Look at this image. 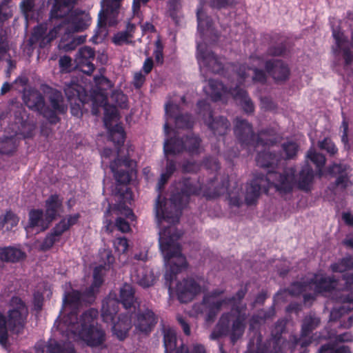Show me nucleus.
Masks as SVG:
<instances>
[{"label": "nucleus", "mask_w": 353, "mask_h": 353, "mask_svg": "<svg viewBox=\"0 0 353 353\" xmlns=\"http://www.w3.org/2000/svg\"><path fill=\"white\" fill-rule=\"evenodd\" d=\"M277 156H256V164L268 169L267 176L259 174L255 176L247 184L245 194V202L247 205H255L260 197L261 191L268 193L266 184L272 185L281 194L290 193L293 189L294 175L284 172L279 173L275 171L276 165L274 161ZM276 160H278L276 159Z\"/></svg>", "instance_id": "obj_1"}, {"label": "nucleus", "mask_w": 353, "mask_h": 353, "mask_svg": "<svg viewBox=\"0 0 353 353\" xmlns=\"http://www.w3.org/2000/svg\"><path fill=\"white\" fill-rule=\"evenodd\" d=\"M67 1L68 0H63V3H60V10L57 12V14H54L53 13V9L56 5L57 1L54 0V3L50 12V18L52 19L64 18V20L51 30L48 34H46L47 28L46 26L40 25L36 27L28 41L31 46L37 44L40 48L46 47L57 37L61 27L65 26V32L70 33L71 32L82 31L90 25V17L88 13L72 10L73 5L77 0L70 3L69 10L68 11L62 12L63 10V6L66 3Z\"/></svg>", "instance_id": "obj_2"}, {"label": "nucleus", "mask_w": 353, "mask_h": 353, "mask_svg": "<svg viewBox=\"0 0 353 353\" xmlns=\"http://www.w3.org/2000/svg\"><path fill=\"white\" fill-rule=\"evenodd\" d=\"M182 234L174 227H168L160 233L159 248L163 255L166 270L164 274L165 285L170 292L177 275L188 268L185 256L181 252L178 242Z\"/></svg>", "instance_id": "obj_3"}, {"label": "nucleus", "mask_w": 353, "mask_h": 353, "mask_svg": "<svg viewBox=\"0 0 353 353\" xmlns=\"http://www.w3.org/2000/svg\"><path fill=\"white\" fill-rule=\"evenodd\" d=\"M201 188L193 184L189 179H184L180 187L176 188L170 197V206L167 207L165 198L159 194L155 204V214L158 221H163L175 225L179 222L182 210L186 207L192 195H199Z\"/></svg>", "instance_id": "obj_4"}, {"label": "nucleus", "mask_w": 353, "mask_h": 353, "mask_svg": "<svg viewBox=\"0 0 353 353\" xmlns=\"http://www.w3.org/2000/svg\"><path fill=\"white\" fill-rule=\"evenodd\" d=\"M10 310L7 317L0 312V344L6 345L8 339V330L13 334L23 333L28 316L25 302L19 296H12L10 301Z\"/></svg>", "instance_id": "obj_5"}, {"label": "nucleus", "mask_w": 353, "mask_h": 353, "mask_svg": "<svg viewBox=\"0 0 353 353\" xmlns=\"http://www.w3.org/2000/svg\"><path fill=\"white\" fill-rule=\"evenodd\" d=\"M97 316V312L92 309L84 312L80 317L75 334L92 350L98 348L102 350L108 347L105 343L106 334L101 325L94 323Z\"/></svg>", "instance_id": "obj_6"}, {"label": "nucleus", "mask_w": 353, "mask_h": 353, "mask_svg": "<svg viewBox=\"0 0 353 353\" xmlns=\"http://www.w3.org/2000/svg\"><path fill=\"white\" fill-rule=\"evenodd\" d=\"M234 130L238 141L245 145H250L254 148L269 147L277 141V137L272 130L263 131L256 137L254 136L251 125L243 119L236 120Z\"/></svg>", "instance_id": "obj_7"}, {"label": "nucleus", "mask_w": 353, "mask_h": 353, "mask_svg": "<svg viewBox=\"0 0 353 353\" xmlns=\"http://www.w3.org/2000/svg\"><path fill=\"white\" fill-rule=\"evenodd\" d=\"M121 303L126 310L133 308L135 310L134 290L132 285L125 283L120 289L118 301L103 302L101 309L103 321L105 323L112 322L118 312V304Z\"/></svg>", "instance_id": "obj_8"}, {"label": "nucleus", "mask_w": 353, "mask_h": 353, "mask_svg": "<svg viewBox=\"0 0 353 353\" xmlns=\"http://www.w3.org/2000/svg\"><path fill=\"white\" fill-rule=\"evenodd\" d=\"M205 279L203 276H190L176 283L175 292L180 303H188L203 291Z\"/></svg>", "instance_id": "obj_9"}, {"label": "nucleus", "mask_w": 353, "mask_h": 353, "mask_svg": "<svg viewBox=\"0 0 353 353\" xmlns=\"http://www.w3.org/2000/svg\"><path fill=\"white\" fill-rule=\"evenodd\" d=\"M137 163L130 156H116L110 168L119 184L127 185L136 174Z\"/></svg>", "instance_id": "obj_10"}, {"label": "nucleus", "mask_w": 353, "mask_h": 353, "mask_svg": "<svg viewBox=\"0 0 353 353\" xmlns=\"http://www.w3.org/2000/svg\"><path fill=\"white\" fill-rule=\"evenodd\" d=\"M286 324V320L279 319L271 331V337L257 347L256 353H283L282 334L285 331Z\"/></svg>", "instance_id": "obj_11"}, {"label": "nucleus", "mask_w": 353, "mask_h": 353, "mask_svg": "<svg viewBox=\"0 0 353 353\" xmlns=\"http://www.w3.org/2000/svg\"><path fill=\"white\" fill-rule=\"evenodd\" d=\"M165 154H177L183 152H202L200 148V139L196 136L187 137L185 141L179 139H170L164 142Z\"/></svg>", "instance_id": "obj_12"}, {"label": "nucleus", "mask_w": 353, "mask_h": 353, "mask_svg": "<svg viewBox=\"0 0 353 353\" xmlns=\"http://www.w3.org/2000/svg\"><path fill=\"white\" fill-rule=\"evenodd\" d=\"M250 61L252 63V68H248L245 65H241L236 70V74L234 79H236L238 81L237 83L239 85L246 81L250 76V72H252L253 73V76L252 77V80L253 81L264 83L266 81L265 73L263 70L257 69L258 67H260L263 64V60L259 57L251 56Z\"/></svg>", "instance_id": "obj_13"}, {"label": "nucleus", "mask_w": 353, "mask_h": 353, "mask_svg": "<svg viewBox=\"0 0 353 353\" xmlns=\"http://www.w3.org/2000/svg\"><path fill=\"white\" fill-rule=\"evenodd\" d=\"M196 58L201 70L206 69L214 73L220 72L223 68L222 58L218 57L209 51L205 44L197 45Z\"/></svg>", "instance_id": "obj_14"}, {"label": "nucleus", "mask_w": 353, "mask_h": 353, "mask_svg": "<svg viewBox=\"0 0 353 353\" xmlns=\"http://www.w3.org/2000/svg\"><path fill=\"white\" fill-rule=\"evenodd\" d=\"M330 269L334 273H344L342 280L345 281L343 292L353 290V255L348 254L330 265Z\"/></svg>", "instance_id": "obj_15"}, {"label": "nucleus", "mask_w": 353, "mask_h": 353, "mask_svg": "<svg viewBox=\"0 0 353 353\" xmlns=\"http://www.w3.org/2000/svg\"><path fill=\"white\" fill-rule=\"evenodd\" d=\"M237 87L238 83L234 80L228 89L221 82L210 79L208 84L203 87V91L214 101H223L228 96H232V92H234Z\"/></svg>", "instance_id": "obj_16"}, {"label": "nucleus", "mask_w": 353, "mask_h": 353, "mask_svg": "<svg viewBox=\"0 0 353 353\" xmlns=\"http://www.w3.org/2000/svg\"><path fill=\"white\" fill-rule=\"evenodd\" d=\"M166 121L164 124V132L166 135L170 133L169 119H174L175 124L178 128H190L192 126L193 121L188 114H179V108L176 104L169 103L165 105Z\"/></svg>", "instance_id": "obj_17"}, {"label": "nucleus", "mask_w": 353, "mask_h": 353, "mask_svg": "<svg viewBox=\"0 0 353 353\" xmlns=\"http://www.w3.org/2000/svg\"><path fill=\"white\" fill-rule=\"evenodd\" d=\"M50 105L52 109L45 106L43 115L50 123H56L59 121L57 114L64 113L67 108L63 103V96L61 92L52 90L48 97Z\"/></svg>", "instance_id": "obj_18"}, {"label": "nucleus", "mask_w": 353, "mask_h": 353, "mask_svg": "<svg viewBox=\"0 0 353 353\" xmlns=\"http://www.w3.org/2000/svg\"><path fill=\"white\" fill-rule=\"evenodd\" d=\"M321 320L314 314L305 316L302 321L301 336L294 338V345H300L301 347H307L312 342V337L307 338L319 325Z\"/></svg>", "instance_id": "obj_19"}, {"label": "nucleus", "mask_w": 353, "mask_h": 353, "mask_svg": "<svg viewBox=\"0 0 353 353\" xmlns=\"http://www.w3.org/2000/svg\"><path fill=\"white\" fill-rule=\"evenodd\" d=\"M135 315L134 325L137 330L148 334L157 323L155 314L149 309L139 311Z\"/></svg>", "instance_id": "obj_20"}, {"label": "nucleus", "mask_w": 353, "mask_h": 353, "mask_svg": "<svg viewBox=\"0 0 353 353\" xmlns=\"http://www.w3.org/2000/svg\"><path fill=\"white\" fill-rule=\"evenodd\" d=\"M94 80L95 85L91 94L92 105H103L107 101L105 92L112 87V83L102 75L94 77Z\"/></svg>", "instance_id": "obj_21"}, {"label": "nucleus", "mask_w": 353, "mask_h": 353, "mask_svg": "<svg viewBox=\"0 0 353 353\" xmlns=\"http://www.w3.org/2000/svg\"><path fill=\"white\" fill-rule=\"evenodd\" d=\"M122 0H101L102 10L99 13V25L108 23L114 26L116 23L114 18L120 7Z\"/></svg>", "instance_id": "obj_22"}, {"label": "nucleus", "mask_w": 353, "mask_h": 353, "mask_svg": "<svg viewBox=\"0 0 353 353\" xmlns=\"http://www.w3.org/2000/svg\"><path fill=\"white\" fill-rule=\"evenodd\" d=\"M94 51L88 46L79 49L75 56L77 67L85 74H90L94 70L92 61L94 59Z\"/></svg>", "instance_id": "obj_23"}, {"label": "nucleus", "mask_w": 353, "mask_h": 353, "mask_svg": "<svg viewBox=\"0 0 353 353\" xmlns=\"http://www.w3.org/2000/svg\"><path fill=\"white\" fill-rule=\"evenodd\" d=\"M242 307L239 305H234L232 311L237 314L235 319L232 321L230 339L232 345H234L237 341L243 335L245 328L246 314L242 312Z\"/></svg>", "instance_id": "obj_24"}, {"label": "nucleus", "mask_w": 353, "mask_h": 353, "mask_svg": "<svg viewBox=\"0 0 353 353\" xmlns=\"http://www.w3.org/2000/svg\"><path fill=\"white\" fill-rule=\"evenodd\" d=\"M310 283L311 285H314L316 293H331L336 290L339 280L334 276H326L315 274L313 278L310 279Z\"/></svg>", "instance_id": "obj_25"}, {"label": "nucleus", "mask_w": 353, "mask_h": 353, "mask_svg": "<svg viewBox=\"0 0 353 353\" xmlns=\"http://www.w3.org/2000/svg\"><path fill=\"white\" fill-rule=\"evenodd\" d=\"M265 69L268 74L276 81H285L290 75L289 68L279 59L266 61Z\"/></svg>", "instance_id": "obj_26"}, {"label": "nucleus", "mask_w": 353, "mask_h": 353, "mask_svg": "<svg viewBox=\"0 0 353 353\" xmlns=\"http://www.w3.org/2000/svg\"><path fill=\"white\" fill-rule=\"evenodd\" d=\"M326 172L327 174L336 177L335 182L331 185L333 189L338 187L345 189L348 186L349 176L345 165L334 163L327 168Z\"/></svg>", "instance_id": "obj_27"}, {"label": "nucleus", "mask_w": 353, "mask_h": 353, "mask_svg": "<svg viewBox=\"0 0 353 353\" xmlns=\"http://www.w3.org/2000/svg\"><path fill=\"white\" fill-rule=\"evenodd\" d=\"M132 314H121L118 321L114 323L112 332L119 341H123L128 337V332L132 326Z\"/></svg>", "instance_id": "obj_28"}, {"label": "nucleus", "mask_w": 353, "mask_h": 353, "mask_svg": "<svg viewBox=\"0 0 353 353\" xmlns=\"http://www.w3.org/2000/svg\"><path fill=\"white\" fill-rule=\"evenodd\" d=\"M45 217L48 223L54 220L63 208V199L57 194H51L45 202Z\"/></svg>", "instance_id": "obj_29"}, {"label": "nucleus", "mask_w": 353, "mask_h": 353, "mask_svg": "<svg viewBox=\"0 0 353 353\" xmlns=\"http://www.w3.org/2000/svg\"><path fill=\"white\" fill-rule=\"evenodd\" d=\"M137 283L143 287L148 288L154 284L155 277L152 270L142 265H137L134 267V274Z\"/></svg>", "instance_id": "obj_30"}, {"label": "nucleus", "mask_w": 353, "mask_h": 353, "mask_svg": "<svg viewBox=\"0 0 353 353\" xmlns=\"http://www.w3.org/2000/svg\"><path fill=\"white\" fill-rule=\"evenodd\" d=\"M201 304L207 310L205 321L207 322H212L214 321L222 306L227 304V302L225 299L215 300L210 299V296H203Z\"/></svg>", "instance_id": "obj_31"}, {"label": "nucleus", "mask_w": 353, "mask_h": 353, "mask_svg": "<svg viewBox=\"0 0 353 353\" xmlns=\"http://www.w3.org/2000/svg\"><path fill=\"white\" fill-rule=\"evenodd\" d=\"M23 101L30 109L38 111L43 114L45 102L42 94L39 92L31 90L26 92L23 95Z\"/></svg>", "instance_id": "obj_32"}, {"label": "nucleus", "mask_w": 353, "mask_h": 353, "mask_svg": "<svg viewBox=\"0 0 353 353\" xmlns=\"http://www.w3.org/2000/svg\"><path fill=\"white\" fill-rule=\"evenodd\" d=\"M205 122L215 135H224L230 130V123L226 118L219 117L213 119L211 112H209V118Z\"/></svg>", "instance_id": "obj_33"}, {"label": "nucleus", "mask_w": 353, "mask_h": 353, "mask_svg": "<svg viewBox=\"0 0 353 353\" xmlns=\"http://www.w3.org/2000/svg\"><path fill=\"white\" fill-rule=\"evenodd\" d=\"M332 35L335 40L336 48L343 52V59L346 65H350L353 60L352 54L348 48V41L340 30L333 29Z\"/></svg>", "instance_id": "obj_34"}, {"label": "nucleus", "mask_w": 353, "mask_h": 353, "mask_svg": "<svg viewBox=\"0 0 353 353\" xmlns=\"http://www.w3.org/2000/svg\"><path fill=\"white\" fill-rule=\"evenodd\" d=\"M26 257V254L21 250L12 247L0 248V261L7 263H17Z\"/></svg>", "instance_id": "obj_35"}, {"label": "nucleus", "mask_w": 353, "mask_h": 353, "mask_svg": "<svg viewBox=\"0 0 353 353\" xmlns=\"http://www.w3.org/2000/svg\"><path fill=\"white\" fill-rule=\"evenodd\" d=\"M313 169L308 165L303 166L299 172L298 180L299 189L305 192H310L314 180Z\"/></svg>", "instance_id": "obj_36"}, {"label": "nucleus", "mask_w": 353, "mask_h": 353, "mask_svg": "<svg viewBox=\"0 0 353 353\" xmlns=\"http://www.w3.org/2000/svg\"><path fill=\"white\" fill-rule=\"evenodd\" d=\"M230 323L228 315H223L219 319L218 323L211 332L210 339L218 340L222 336L230 335Z\"/></svg>", "instance_id": "obj_37"}, {"label": "nucleus", "mask_w": 353, "mask_h": 353, "mask_svg": "<svg viewBox=\"0 0 353 353\" xmlns=\"http://www.w3.org/2000/svg\"><path fill=\"white\" fill-rule=\"evenodd\" d=\"M239 86L240 85L238 84V87L235 92H232V97L242 106L245 112L252 113L254 110V104L248 97L246 91L240 88Z\"/></svg>", "instance_id": "obj_38"}, {"label": "nucleus", "mask_w": 353, "mask_h": 353, "mask_svg": "<svg viewBox=\"0 0 353 353\" xmlns=\"http://www.w3.org/2000/svg\"><path fill=\"white\" fill-rule=\"evenodd\" d=\"M83 92V88L74 82L66 83L64 87V92L68 101L78 99L81 103H86V97Z\"/></svg>", "instance_id": "obj_39"}, {"label": "nucleus", "mask_w": 353, "mask_h": 353, "mask_svg": "<svg viewBox=\"0 0 353 353\" xmlns=\"http://www.w3.org/2000/svg\"><path fill=\"white\" fill-rule=\"evenodd\" d=\"M99 106L104 107V124L107 128H110L112 125L111 121L117 118V108L113 105L107 104L106 101L103 105H93L92 112L95 115L99 114L97 109Z\"/></svg>", "instance_id": "obj_40"}, {"label": "nucleus", "mask_w": 353, "mask_h": 353, "mask_svg": "<svg viewBox=\"0 0 353 353\" xmlns=\"http://www.w3.org/2000/svg\"><path fill=\"white\" fill-rule=\"evenodd\" d=\"M47 353H77L74 345L70 342L51 341L47 345Z\"/></svg>", "instance_id": "obj_41"}, {"label": "nucleus", "mask_w": 353, "mask_h": 353, "mask_svg": "<svg viewBox=\"0 0 353 353\" xmlns=\"http://www.w3.org/2000/svg\"><path fill=\"white\" fill-rule=\"evenodd\" d=\"M198 30L202 34L212 32L211 20L206 16L202 8L197 10Z\"/></svg>", "instance_id": "obj_42"}, {"label": "nucleus", "mask_w": 353, "mask_h": 353, "mask_svg": "<svg viewBox=\"0 0 353 353\" xmlns=\"http://www.w3.org/2000/svg\"><path fill=\"white\" fill-rule=\"evenodd\" d=\"M82 293L77 290L65 292L63 299V305L72 307H78L81 304Z\"/></svg>", "instance_id": "obj_43"}, {"label": "nucleus", "mask_w": 353, "mask_h": 353, "mask_svg": "<svg viewBox=\"0 0 353 353\" xmlns=\"http://www.w3.org/2000/svg\"><path fill=\"white\" fill-rule=\"evenodd\" d=\"M134 30V26L129 23L127 26L126 30L121 31L114 34L112 38L114 43L118 46H121L130 42V39L132 37V33Z\"/></svg>", "instance_id": "obj_44"}, {"label": "nucleus", "mask_w": 353, "mask_h": 353, "mask_svg": "<svg viewBox=\"0 0 353 353\" xmlns=\"http://www.w3.org/2000/svg\"><path fill=\"white\" fill-rule=\"evenodd\" d=\"M29 226L30 228L41 227L43 230L48 227L43 220V212L40 209H33L29 212Z\"/></svg>", "instance_id": "obj_45"}, {"label": "nucleus", "mask_w": 353, "mask_h": 353, "mask_svg": "<svg viewBox=\"0 0 353 353\" xmlns=\"http://www.w3.org/2000/svg\"><path fill=\"white\" fill-rule=\"evenodd\" d=\"M176 341V333L170 329L165 330L163 336L165 353H173L177 349Z\"/></svg>", "instance_id": "obj_46"}, {"label": "nucleus", "mask_w": 353, "mask_h": 353, "mask_svg": "<svg viewBox=\"0 0 353 353\" xmlns=\"http://www.w3.org/2000/svg\"><path fill=\"white\" fill-rule=\"evenodd\" d=\"M229 187V179L228 176L223 177L221 180V184L215 186L214 190L211 191L210 189L204 192V196L207 199H214L223 194L228 191Z\"/></svg>", "instance_id": "obj_47"}, {"label": "nucleus", "mask_w": 353, "mask_h": 353, "mask_svg": "<svg viewBox=\"0 0 353 353\" xmlns=\"http://www.w3.org/2000/svg\"><path fill=\"white\" fill-rule=\"evenodd\" d=\"M310 285V279L303 281H294L289 287L288 292L292 296H299L305 292Z\"/></svg>", "instance_id": "obj_48"}, {"label": "nucleus", "mask_w": 353, "mask_h": 353, "mask_svg": "<svg viewBox=\"0 0 353 353\" xmlns=\"http://www.w3.org/2000/svg\"><path fill=\"white\" fill-rule=\"evenodd\" d=\"M0 223L6 230H11L15 227L19 223V218L11 211H7L4 216H0Z\"/></svg>", "instance_id": "obj_49"}, {"label": "nucleus", "mask_w": 353, "mask_h": 353, "mask_svg": "<svg viewBox=\"0 0 353 353\" xmlns=\"http://www.w3.org/2000/svg\"><path fill=\"white\" fill-rule=\"evenodd\" d=\"M247 292H248V288L246 286H245L244 288H241L236 292V293L234 296L225 298L226 300L227 304H231L232 307L235 305H239L241 307L240 304H241L242 300L244 299Z\"/></svg>", "instance_id": "obj_50"}, {"label": "nucleus", "mask_w": 353, "mask_h": 353, "mask_svg": "<svg viewBox=\"0 0 353 353\" xmlns=\"http://www.w3.org/2000/svg\"><path fill=\"white\" fill-rule=\"evenodd\" d=\"M316 167L317 174L319 177L323 175V168L325 164V156H306Z\"/></svg>", "instance_id": "obj_51"}, {"label": "nucleus", "mask_w": 353, "mask_h": 353, "mask_svg": "<svg viewBox=\"0 0 353 353\" xmlns=\"http://www.w3.org/2000/svg\"><path fill=\"white\" fill-rule=\"evenodd\" d=\"M111 99L122 108L127 107L128 97L120 90L114 91L111 95Z\"/></svg>", "instance_id": "obj_52"}, {"label": "nucleus", "mask_w": 353, "mask_h": 353, "mask_svg": "<svg viewBox=\"0 0 353 353\" xmlns=\"http://www.w3.org/2000/svg\"><path fill=\"white\" fill-rule=\"evenodd\" d=\"M103 270L104 266L101 265L95 267L93 270V281L92 284L94 286H97V288H99L104 281L103 274Z\"/></svg>", "instance_id": "obj_53"}, {"label": "nucleus", "mask_w": 353, "mask_h": 353, "mask_svg": "<svg viewBox=\"0 0 353 353\" xmlns=\"http://www.w3.org/2000/svg\"><path fill=\"white\" fill-rule=\"evenodd\" d=\"M318 145L321 150L325 151L330 154H335L338 151L334 143L328 138L319 141Z\"/></svg>", "instance_id": "obj_54"}, {"label": "nucleus", "mask_w": 353, "mask_h": 353, "mask_svg": "<svg viewBox=\"0 0 353 353\" xmlns=\"http://www.w3.org/2000/svg\"><path fill=\"white\" fill-rule=\"evenodd\" d=\"M58 241H59V239L50 232V233L46 235L41 244V250L43 251L49 250Z\"/></svg>", "instance_id": "obj_55"}, {"label": "nucleus", "mask_w": 353, "mask_h": 353, "mask_svg": "<svg viewBox=\"0 0 353 353\" xmlns=\"http://www.w3.org/2000/svg\"><path fill=\"white\" fill-rule=\"evenodd\" d=\"M115 250L121 253H125L128 248V241L125 237H117L114 241Z\"/></svg>", "instance_id": "obj_56"}, {"label": "nucleus", "mask_w": 353, "mask_h": 353, "mask_svg": "<svg viewBox=\"0 0 353 353\" xmlns=\"http://www.w3.org/2000/svg\"><path fill=\"white\" fill-rule=\"evenodd\" d=\"M236 3V0H210V6L213 8H224L232 6Z\"/></svg>", "instance_id": "obj_57"}, {"label": "nucleus", "mask_w": 353, "mask_h": 353, "mask_svg": "<svg viewBox=\"0 0 353 353\" xmlns=\"http://www.w3.org/2000/svg\"><path fill=\"white\" fill-rule=\"evenodd\" d=\"M44 296L43 292L35 291L33 293L32 303L37 311H41L43 307Z\"/></svg>", "instance_id": "obj_58"}, {"label": "nucleus", "mask_w": 353, "mask_h": 353, "mask_svg": "<svg viewBox=\"0 0 353 353\" xmlns=\"http://www.w3.org/2000/svg\"><path fill=\"white\" fill-rule=\"evenodd\" d=\"M68 230V228L65 225V219H61L52 229L51 232L60 239L61 236Z\"/></svg>", "instance_id": "obj_59"}, {"label": "nucleus", "mask_w": 353, "mask_h": 353, "mask_svg": "<svg viewBox=\"0 0 353 353\" xmlns=\"http://www.w3.org/2000/svg\"><path fill=\"white\" fill-rule=\"evenodd\" d=\"M117 208L119 210L120 213L124 215L126 218L130 219L131 221H133L134 219L135 216L132 210L130 208L125 205V203H119L117 206Z\"/></svg>", "instance_id": "obj_60"}, {"label": "nucleus", "mask_w": 353, "mask_h": 353, "mask_svg": "<svg viewBox=\"0 0 353 353\" xmlns=\"http://www.w3.org/2000/svg\"><path fill=\"white\" fill-rule=\"evenodd\" d=\"M34 129L33 125L26 123H21V128H19V132L16 131L15 134H21L25 138L30 137L32 136V132Z\"/></svg>", "instance_id": "obj_61"}, {"label": "nucleus", "mask_w": 353, "mask_h": 353, "mask_svg": "<svg viewBox=\"0 0 353 353\" xmlns=\"http://www.w3.org/2000/svg\"><path fill=\"white\" fill-rule=\"evenodd\" d=\"M283 148L286 154H296L299 152V145L293 141L283 144Z\"/></svg>", "instance_id": "obj_62"}, {"label": "nucleus", "mask_w": 353, "mask_h": 353, "mask_svg": "<svg viewBox=\"0 0 353 353\" xmlns=\"http://www.w3.org/2000/svg\"><path fill=\"white\" fill-rule=\"evenodd\" d=\"M116 226L122 232H128L130 230L129 223L122 217H118L116 219Z\"/></svg>", "instance_id": "obj_63"}, {"label": "nucleus", "mask_w": 353, "mask_h": 353, "mask_svg": "<svg viewBox=\"0 0 353 353\" xmlns=\"http://www.w3.org/2000/svg\"><path fill=\"white\" fill-rule=\"evenodd\" d=\"M80 217L81 215L79 213H76L74 214L67 216L65 218L63 219H65V225L69 230L72 226L76 225L78 223Z\"/></svg>", "instance_id": "obj_64"}]
</instances>
